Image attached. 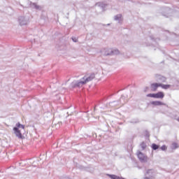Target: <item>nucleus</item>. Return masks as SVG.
<instances>
[{
	"mask_svg": "<svg viewBox=\"0 0 179 179\" xmlns=\"http://www.w3.org/2000/svg\"><path fill=\"white\" fill-rule=\"evenodd\" d=\"M30 6L31 8H34V9H37L38 10H40L41 9V6H38L36 3H31Z\"/></svg>",
	"mask_w": 179,
	"mask_h": 179,
	"instance_id": "nucleus-11",
	"label": "nucleus"
},
{
	"mask_svg": "<svg viewBox=\"0 0 179 179\" xmlns=\"http://www.w3.org/2000/svg\"><path fill=\"white\" fill-rule=\"evenodd\" d=\"M178 148V144L177 143H173L172 144V149H177Z\"/></svg>",
	"mask_w": 179,
	"mask_h": 179,
	"instance_id": "nucleus-16",
	"label": "nucleus"
},
{
	"mask_svg": "<svg viewBox=\"0 0 179 179\" xmlns=\"http://www.w3.org/2000/svg\"><path fill=\"white\" fill-rule=\"evenodd\" d=\"M161 83H154L151 84L150 87L152 92H156L157 90V87H160Z\"/></svg>",
	"mask_w": 179,
	"mask_h": 179,
	"instance_id": "nucleus-7",
	"label": "nucleus"
},
{
	"mask_svg": "<svg viewBox=\"0 0 179 179\" xmlns=\"http://www.w3.org/2000/svg\"><path fill=\"white\" fill-rule=\"evenodd\" d=\"M29 22V17L26 16H20L18 17V23L20 26H27V24Z\"/></svg>",
	"mask_w": 179,
	"mask_h": 179,
	"instance_id": "nucleus-4",
	"label": "nucleus"
},
{
	"mask_svg": "<svg viewBox=\"0 0 179 179\" xmlns=\"http://www.w3.org/2000/svg\"><path fill=\"white\" fill-rule=\"evenodd\" d=\"M94 79V74H91L90 76H85L80 80H75L71 83L72 87H82L83 85H86L87 82L93 80Z\"/></svg>",
	"mask_w": 179,
	"mask_h": 179,
	"instance_id": "nucleus-1",
	"label": "nucleus"
},
{
	"mask_svg": "<svg viewBox=\"0 0 179 179\" xmlns=\"http://www.w3.org/2000/svg\"><path fill=\"white\" fill-rule=\"evenodd\" d=\"M164 92H159L155 94V99H164Z\"/></svg>",
	"mask_w": 179,
	"mask_h": 179,
	"instance_id": "nucleus-9",
	"label": "nucleus"
},
{
	"mask_svg": "<svg viewBox=\"0 0 179 179\" xmlns=\"http://www.w3.org/2000/svg\"><path fill=\"white\" fill-rule=\"evenodd\" d=\"M178 121H179V118H178Z\"/></svg>",
	"mask_w": 179,
	"mask_h": 179,
	"instance_id": "nucleus-22",
	"label": "nucleus"
},
{
	"mask_svg": "<svg viewBox=\"0 0 179 179\" xmlns=\"http://www.w3.org/2000/svg\"><path fill=\"white\" fill-rule=\"evenodd\" d=\"M147 176L144 179H156L157 178V171L150 169L147 171Z\"/></svg>",
	"mask_w": 179,
	"mask_h": 179,
	"instance_id": "nucleus-3",
	"label": "nucleus"
},
{
	"mask_svg": "<svg viewBox=\"0 0 179 179\" xmlns=\"http://www.w3.org/2000/svg\"><path fill=\"white\" fill-rule=\"evenodd\" d=\"M137 156L139 160L141 161L143 163H146V162L149 160V158L148 157V156L141 152L140 151L137 152Z\"/></svg>",
	"mask_w": 179,
	"mask_h": 179,
	"instance_id": "nucleus-5",
	"label": "nucleus"
},
{
	"mask_svg": "<svg viewBox=\"0 0 179 179\" xmlns=\"http://www.w3.org/2000/svg\"><path fill=\"white\" fill-rule=\"evenodd\" d=\"M102 54L103 55H105L106 57H107L108 55H111V49H110L108 48H103L102 50Z\"/></svg>",
	"mask_w": 179,
	"mask_h": 179,
	"instance_id": "nucleus-6",
	"label": "nucleus"
},
{
	"mask_svg": "<svg viewBox=\"0 0 179 179\" xmlns=\"http://www.w3.org/2000/svg\"><path fill=\"white\" fill-rule=\"evenodd\" d=\"M114 20H116L117 22H119V23H121V22L124 20V17H122V14H117L115 15Z\"/></svg>",
	"mask_w": 179,
	"mask_h": 179,
	"instance_id": "nucleus-8",
	"label": "nucleus"
},
{
	"mask_svg": "<svg viewBox=\"0 0 179 179\" xmlns=\"http://www.w3.org/2000/svg\"><path fill=\"white\" fill-rule=\"evenodd\" d=\"M108 26H110V24H108Z\"/></svg>",
	"mask_w": 179,
	"mask_h": 179,
	"instance_id": "nucleus-21",
	"label": "nucleus"
},
{
	"mask_svg": "<svg viewBox=\"0 0 179 179\" xmlns=\"http://www.w3.org/2000/svg\"><path fill=\"white\" fill-rule=\"evenodd\" d=\"M171 85H164V84H160V87H162V89H165V90H167V89H170L171 87Z\"/></svg>",
	"mask_w": 179,
	"mask_h": 179,
	"instance_id": "nucleus-13",
	"label": "nucleus"
},
{
	"mask_svg": "<svg viewBox=\"0 0 179 179\" xmlns=\"http://www.w3.org/2000/svg\"><path fill=\"white\" fill-rule=\"evenodd\" d=\"M13 132L19 139H23V132H24V126L20 123H17L15 127L13 128Z\"/></svg>",
	"mask_w": 179,
	"mask_h": 179,
	"instance_id": "nucleus-2",
	"label": "nucleus"
},
{
	"mask_svg": "<svg viewBox=\"0 0 179 179\" xmlns=\"http://www.w3.org/2000/svg\"><path fill=\"white\" fill-rule=\"evenodd\" d=\"M142 148L143 149H145V148H146V145H145L144 143L142 144Z\"/></svg>",
	"mask_w": 179,
	"mask_h": 179,
	"instance_id": "nucleus-19",
	"label": "nucleus"
},
{
	"mask_svg": "<svg viewBox=\"0 0 179 179\" xmlns=\"http://www.w3.org/2000/svg\"><path fill=\"white\" fill-rule=\"evenodd\" d=\"M151 104H152L153 106H164V103L160 101H155L151 102Z\"/></svg>",
	"mask_w": 179,
	"mask_h": 179,
	"instance_id": "nucleus-12",
	"label": "nucleus"
},
{
	"mask_svg": "<svg viewBox=\"0 0 179 179\" xmlns=\"http://www.w3.org/2000/svg\"><path fill=\"white\" fill-rule=\"evenodd\" d=\"M96 5H98V6H100V5H101V3H97Z\"/></svg>",
	"mask_w": 179,
	"mask_h": 179,
	"instance_id": "nucleus-20",
	"label": "nucleus"
},
{
	"mask_svg": "<svg viewBox=\"0 0 179 179\" xmlns=\"http://www.w3.org/2000/svg\"><path fill=\"white\" fill-rule=\"evenodd\" d=\"M162 150H167V147L166 145H162L161 147Z\"/></svg>",
	"mask_w": 179,
	"mask_h": 179,
	"instance_id": "nucleus-17",
	"label": "nucleus"
},
{
	"mask_svg": "<svg viewBox=\"0 0 179 179\" xmlns=\"http://www.w3.org/2000/svg\"><path fill=\"white\" fill-rule=\"evenodd\" d=\"M148 90H149V87H146L144 89V92H148Z\"/></svg>",
	"mask_w": 179,
	"mask_h": 179,
	"instance_id": "nucleus-18",
	"label": "nucleus"
},
{
	"mask_svg": "<svg viewBox=\"0 0 179 179\" xmlns=\"http://www.w3.org/2000/svg\"><path fill=\"white\" fill-rule=\"evenodd\" d=\"M152 148L153 149V150H157V149H159V145H157L156 144H152Z\"/></svg>",
	"mask_w": 179,
	"mask_h": 179,
	"instance_id": "nucleus-15",
	"label": "nucleus"
},
{
	"mask_svg": "<svg viewBox=\"0 0 179 179\" xmlns=\"http://www.w3.org/2000/svg\"><path fill=\"white\" fill-rule=\"evenodd\" d=\"M146 97H152V99H156V94H148Z\"/></svg>",
	"mask_w": 179,
	"mask_h": 179,
	"instance_id": "nucleus-14",
	"label": "nucleus"
},
{
	"mask_svg": "<svg viewBox=\"0 0 179 179\" xmlns=\"http://www.w3.org/2000/svg\"><path fill=\"white\" fill-rule=\"evenodd\" d=\"M111 55H120L121 52L118 49H111Z\"/></svg>",
	"mask_w": 179,
	"mask_h": 179,
	"instance_id": "nucleus-10",
	"label": "nucleus"
}]
</instances>
